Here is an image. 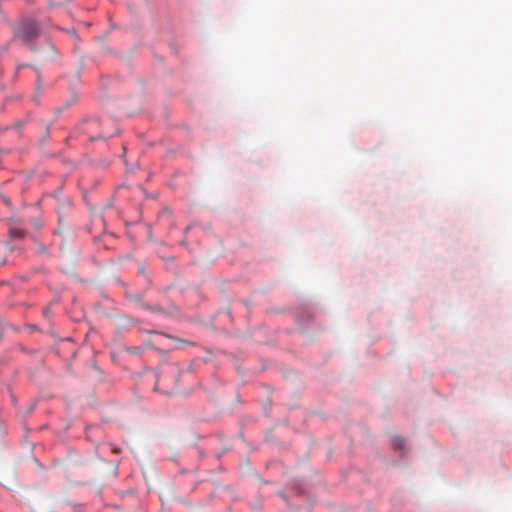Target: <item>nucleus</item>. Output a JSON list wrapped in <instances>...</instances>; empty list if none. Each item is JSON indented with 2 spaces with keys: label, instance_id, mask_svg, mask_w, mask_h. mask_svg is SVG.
Instances as JSON below:
<instances>
[{
  "label": "nucleus",
  "instance_id": "obj_2",
  "mask_svg": "<svg viewBox=\"0 0 512 512\" xmlns=\"http://www.w3.org/2000/svg\"><path fill=\"white\" fill-rule=\"evenodd\" d=\"M405 444V440L401 437H395L393 439V447L395 449H402Z\"/></svg>",
  "mask_w": 512,
  "mask_h": 512
},
{
  "label": "nucleus",
  "instance_id": "obj_4",
  "mask_svg": "<svg viewBox=\"0 0 512 512\" xmlns=\"http://www.w3.org/2000/svg\"><path fill=\"white\" fill-rule=\"evenodd\" d=\"M49 311H50V310H49V308H45V309L43 310V314L47 317V316H48V314H49Z\"/></svg>",
  "mask_w": 512,
  "mask_h": 512
},
{
  "label": "nucleus",
  "instance_id": "obj_3",
  "mask_svg": "<svg viewBox=\"0 0 512 512\" xmlns=\"http://www.w3.org/2000/svg\"><path fill=\"white\" fill-rule=\"evenodd\" d=\"M132 299H133V300H135V301H138V302H140V301H141V297H140L139 295H134V296L132 297Z\"/></svg>",
  "mask_w": 512,
  "mask_h": 512
},
{
  "label": "nucleus",
  "instance_id": "obj_1",
  "mask_svg": "<svg viewBox=\"0 0 512 512\" xmlns=\"http://www.w3.org/2000/svg\"><path fill=\"white\" fill-rule=\"evenodd\" d=\"M39 35L38 25L30 19L19 23L14 30V38L21 40L24 44L31 46Z\"/></svg>",
  "mask_w": 512,
  "mask_h": 512
}]
</instances>
